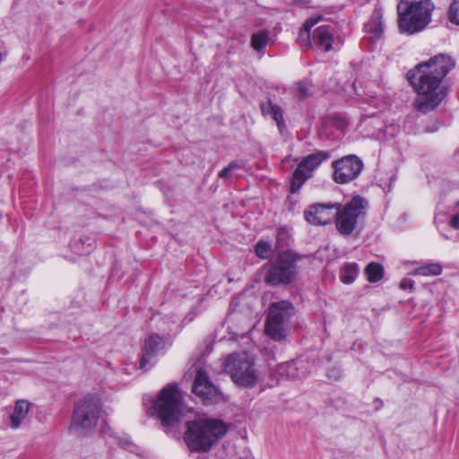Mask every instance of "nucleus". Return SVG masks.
<instances>
[{
  "label": "nucleus",
  "instance_id": "f257e3e1",
  "mask_svg": "<svg viewBox=\"0 0 459 459\" xmlns=\"http://www.w3.org/2000/svg\"><path fill=\"white\" fill-rule=\"evenodd\" d=\"M454 65L450 56L441 54L408 72V79L417 93L413 101L416 110L426 114L441 104L447 95L443 79Z\"/></svg>",
  "mask_w": 459,
  "mask_h": 459
},
{
  "label": "nucleus",
  "instance_id": "f03ea898",
  "mask_svg": "<svg viewBox=\"0 0 459 459\" xmlns=\"http://www.w3.org/2000/svg\"><path fill=\"white\" fill-rule=\"evenodd\" d=\"M228 431L227 425L217 419H202L187 423L186 442L191 451L207 452Z\"/></svg>",
  "mask_w": 459,
  "mask_h": 459
},
{
  "label": "nucleus",
  "instance_id": "7ed1b4c3",
  "mask_svg": "<svg viewBox=\"0 0 459 459\" xmlns=\"http://www.w3.org/2000/svg\"><path fill=\"white\" fill-rule=\"evenodd\" d=\"M433 10L430 0H400L397 5L400 30L408 34L421 31L430 22Z\"/></svg>",
  "mask_w": 459,
  "mask_h": 459
},
{
  "label": "nucleus",
  "instance_id": "20e7f679",
  "mask_svg": "<svg viewBox=\"0 0 459 459\" xmlns=\"http://www.w3.org/2000/svg\"><path fill=\"white\" fill-rule=\"evenodd\" d=\"M322 19L321 15L310 17L304 22L299 34V43L303 48L312 47L323 52L339 50L342 40L333 26L322 25L315 29L312 37L310 30Z\"/></svg>",
  "mask_w": 459,
  "mask_h": 459
},
{
  "label": "nucleus",
  "instance_id": "39448f33",
  "mask_svg": "<svg viewBox=\"0 0 459 459\" xmlns=\"http://www.w3.org/2000/svg\"><path fill=\"white\" fill-rule=\"evenodd\" d=\"M221 367L236 385L253 387L259 380L254 359L247 352H234L221 360Z\"/></svg>",
  "mask_w": 459,
  "mask_h": 459
},
{
  "label": "nucleus",
  "instance_id": "423d86ee",
  "mask_svg": "<svg viewBox=\"0 0 459 459\" xmlns=\"http://www.w3.org/2000/svg\"><path fill=\"white\" fill-rule=\"evenodd\" d=\"M299 259V256L290 250L281 252L266 265L264 281L273 286L290 283L297 278Z\"/></svg>",
  "mask_w": 459,
  "mask_h": 459
},
{
  "label": "nucleus",
  "instance_id": "0eeeda50",
  "mask_svg": "<svg viewBox=\"0 0 459 459\" xmlns=\"http://www.w3.org/2000/svg\"><path fill=\"white\" fill-rule=\"evenodd\" d=\"M182 399L183 395L176 384H169L160 391L153 409L163 425L171 426L180 420Z\"/></svg>",
  "mask_w": 459,
  "mask_h": 459
},
{
  "label": "nucleus",
  "instance_id": "6e6552de",
  "mask_svg": "<svg viewBox=\"0 0 459 459\" xmlns=\"http://www.w3.org/2000/svg\"><path fill=\"white\" fill-rule=\"evenodd\" d=\"M295 308L287 300L273 302L269 307L265 323V333L275 341H281L288 335L289 321Z\"/></svg>",
  "mask_w": 459,
  "mask_h": 459
},
{
  "label": "nucleus",
  "instance_id": "1a4fd4ad",
  "mask_svg": "<svg viewBox=\"0 0 459 459\" xmlns=\"http://www.w3.org/2000/svg\"><path fill=\"white\" fill-rule=\"evenodd\" d=\"M100 411V400L95 396H85L74 409L71 429L78 433L92 430L97 425Z\"/></svg>",
  "mask_w": 459,
  "mask_h": 459
},
{
  "label": "nucleus",
  "instance_id": "9d476101",
  "mask_svg": "<svg viewBox=\"0 0 459 459\" xmlns=\"http://www.w3.org/2000/svg\"><path fill=\"white\" fill-rule=\"evenodd\" d=\"M368 202L361 196H354L342 209L336 210L335 222L338 231L342 235H351L357 227L359 220L364 216Z\"/></svg>",
  "mask_w": 459,
  "mask_h": 459
},
{
  "label": "nucleus",
  "instance_id": "9b49d317",
  "mask_svg": "<svg viewBox=\"0 0 459 459\" xmlns=\"http://www.w3.org/2000/svg\"><path fill=\"white\" fill-rule=\"evenodd\" d=\"M330 155L327 152L318 151L306 156L295 169L290 185V192H297L307 179L312 177L313 171L317 169L320 164L329 159Z\"/></svg>",
  "mask_w": 459,
  "mask_h": 459
},
{
  "label": "nucleus",
  "instance_id": "f8f14e48",
  "mask_svg": "<svg viewBox=\"0 0 459 459\" xmlns=\"http://www.w3.org/2000/svg\"><path fill=\"white\" fill-rule=\"evenodd\" d=\"M333 180L338 184H347L359 177L363 162L356 155H348L333 162Z\"/></svg>",
  "mask_w": 459,
  "mask_h": 459
},
{
  "label": "nucleus",
  "instance_id": "ddd939ff",
  "mask_svg": "<svg viewBox=\"0 0 459 459\" xmlns=\"http://www.w3.org/2000/svg\"><path fill=\"white\" fill-rule=\"evenodd\" d=\"M193 392L204 404L210 405L223 401V394L209 379L204 369L199 368L193 385Z\"/></svg>",
  "mask_w": 459,
  "mask_h": 459
},
{
  "label": "nucleus",
  "instance_id": "4468645a",
  "mask_svg": "<svg viewBox=\"0 0 459 459\" xmlns=\"http://www.w3.org/2000/svg\"><path fill=\"white\" fill-rule=\"evenodd\" d=\"M339 204H316L310 205L304 212L306 220L314 225L329 223L336 215Z\"/></svg>",
  "mask_w": 459,
  "mask_h": 459
},
{
  "label": "nucleus",
  "instance_id": "2eb2a0df",
  "mask_svg": "<svg viewBox=\"0 0 459 459\" xmlns=\"http://www.w3.org/2000/svg\"><path fill=\"white\" fill-rule=\"evenodd\" d=\"M163 339L158 334L152 333L145 340L142 350L140 368L145 369L152 359L164 349Z\"/></svg>",
  "mask_w": 459,
  "mask_h": 459
},
{
  "label": "nucleus",
  "instance_id": "dca6fc26",
  "mask_svg": "<svg viewBox=\"0 0 459 459\" xmlns=\"http://www.w3.org/2000/svg\"><path fill=\"white\" fill-rule=\"evenodd\" d=\"M261 112L264 117H272L277 124L279 130L284 127L283 113L281 107L267 100L260 104Z\"/></svg>",
  "mask_w": 459,
  "mask_h": 459
},
{
  "label": "nucleus",
  "instance_id": "f3484780",
  "mask_svg": "<svg viewBox=\"0 0 459 459\" xmlns=\"http://www.w3.org/2000/svg\"><path fill=\"white\" fill-rule=\"evenodd\" d=\"M30 408V403L25 400L16 402L13 414L10 417L11 427L17 429L26 419Z\"/></svg>",
  "mask_w": 459,
  "mask_h": 459
},
{
  "label": "nucleus",
  "instance_id": "a211bd4d",
  "mask_svg": "<svg viewBox=\"0 0 459 459\" xmlns=\"http://www.w3.org/2000/svg\"><path fill=\"white\" fill-rule=\"evenodd\" d=\"M382 13L376 9L370 18V21L365 25L368 33L372 34L374 39H378L383 33Z\"/></svg>",
  "mask_w": 459,
  "mask_h": 459
},
{
  "label": "nucleus",
  "instance_id": "6ab92c4d",
  "mask_svg": "<svg viewBox=\"0 0 459 459\" xmlns=\"http://www.w3.org/2000/svg\"><path fill=\"white\" fill-rule=\"evenodd\" d=\"M443 267L439 263H430L415 268L412 275L437 276L442 273Z\"/></svg>",
  "mask_w": 459,
  "mask_h": 459
},
{
  "label": "nucleus",
  "instance_id": "aec40b11",
  "mask_svg": "<svg viewBox=\"0 0 459 459\" xmlns=\"http://www.w3.org/2000/svg\"><path fill=\"white\" fill-rule=\"evenodd\" d=\"M358 265L355 263L344 264L341 269V281L345 284L353 282L358 275Z\"/></svg>",
  "mask_w": 459,
  "mask_h": 459
},
{
  "label": "nucleus",
  "instance_id": "412c9836",
  "mask_svg": "<svg viewBox=\"0 0 459 459\" xmlns=\"http://www.w3.org/2000/svg\"><path fill=\"white\" fill-rule=\"evenodd\" d=\"M367 279L370 282H377L383 277V267L379 264L370 263L365 269Z\"/></svg>",
  "mask_w": 459,
  "mask_h": 459
},
{
  "label": "nucleus",
  "instance_id": "4be33fe9",
  "mask_svg": "<svg viewBox=\"0 0 459 459\" xmlns=\"http://www.w3.org/2000/svg\"><path fill=\"white\" fill-rule=\"evenodd\" d=\"M269 42L268 31H260L251 37V46L256 51H261Z\"/></svg>",
  "mask_w": 459,
  "mask_h": 459
},
{
  "label": "nucleus",
  "instance_id": "5701e85b",
  "mask_svg": "<svg viewBox=\"0 0 459 459\" xmlns=\"http://www.w3.org/2000/svg\"><path fill=\"white\" fill-rule=\"evenodd\" d=\"M278 373L281 377L294 378L298 376L296 364L294 362L281 364L278 368Z\"/></svg>",
  "mask_w": 459,
  "mask_h": 459
},
{
  "label": "nucleus",
  "instance_id": "b1692460",
  "mask_svg": "<svg viewBox=\"0 0 459 459\" xmlns=\"http://www.w3.org/2000/svg\"><path fill=\"white\" fill-rule=\"evenodd\" d=\"M255 254L262 259L269 258L272 254V247L269 242L259 240L255 247Z\"/></svg>",
  "mask_w": 459,
  "mask_h": 459
},
{
  "label": "nucleus",
  "instance_id": "393cba45",
  "mask_svg": "<svg viewBox=\"0 0 459 459\" xmlns=\"http://www.w3.org/2000/svg\"><path fill=\"white\" fill-rule=\"evenodd\" d=\"M296 96L299 99H305L311 93V86L307 82H300L294 86Z\"/></svg>",
  "mask_w": 459,
  "mask_h": 459
},
{
  "label": "nucleus",
  "instance_id": "a878e982",
  "mask_svg": "<svg viewBox=\"0 0 459 459\" xmlns=\"http://www.w3.org/2000/svg\"><path fill=\"white\" fill-rule=\"evenodd\" d=\"M448 17L451 22L459 25V0L450 4Z\"/></svg>",
  "mask_w": 459,
  "mask_h": 459
},
{
  "label": "nucleus",
  "instance_id": "bb28decb",
  "mask_svg": "<svg viewBox=\"0 0 459 459\" xmlns=\"http://www.w3.org/2000/svg\"><path fill=\"white\" fill-rule=\"evenodd\" d=\"M453 212L454 213L449 221V225L453 229L457 230L459 229V200L455 203Z\"/></svg>",
  "mask_w": 459,
  "mask_h": 459
},
{
  "label": "nucleus",
  "instance_id": "cd10ccee",
  "mask_svg": "<svg viewBox=\"0 0 459 459\" xmlns=\"http://www.w3.org/2000/svg\"><path fill=\"white\" fill-rule=\"evenodd\" d=\"M237 168H238V164L235 161H232L230 162L226 168H224L223 169H221L218 176L219 178H228L230 174L234 170L236 169Z\"/></svg>",
  "mask_w": 459,
  "mask_h": 459
},
{
  "label": "nucleus",
  "instance_id": "c85d7f7f",
  "mask_svg": "<svg viewBox=\"0 0 459 459\" xmlns=\"http://www.w3.org/2000/svg\"><path fill=\"white\" fill-rule=\"evenodd\" d=\"M117 444L125 448V449H127L129 451H132L134 452L136 448L135 445L133 444L130 440H128L127 438H122V437H119L117 438Z\"/></svg>",
  "mask_w": 459,
  "mask_h": 459
},
{
  "label": "nucleus",
  "instance_id": "c756f323",
  "mask_svg": "<svg viewBox=\"0 0 459 459\" xmlns=\"http://www.w3.org/2000/svg\"><path fill=\"white\" fill-rule=\"evenodd\" d=\"M342 93L346 97H352L357 94V91L354 83H347L346 86L342 89Z\"/></svg>",
  "mask_w": 459,
  "mask_h": 459
},
{
  "label": "nucleus",
  "instance_id": "7c9ffc66",
  "mask_svg": "<svg viewBox=\"0 0 459 459\" xmlns=\"http://www.w3.org/2000/svg\"><path fill=\"white\" fill-rule=\"evenodd\" d=\"M400 287L401 289L403 290H406V289H412L413 288V281L410 279H403L401 282H400Z\"/></svg>",
  "mask_w": 459,
  "mask_h": 459
},
{
  "label": "nucleus",
  "instance_id": "2f4dec72",
  "mask_svg": "<svg viewBox=\"0 0 459 459\" xmlns=\"http://www.w3.org/2000/svg\"><path fill=\"white\" fill-rule=\"evenodd\" d=\"M293 2L298 4L305 5V4H308L310 3V0H293Z\"/></svg>",
  "mask_w": 459,
  "mask_h": 459
},
{
  "label": "nucleus",
  "instance_id": "473e14b6",
  "mask_svg": "<svg viewBox=\"0 0 459 459\" xmlns=\"http://www.w3.org/2000/svg\"><path fill=\"white\" fill-rule=\"evenodd\" d=\"M282 234H284V235H285V231L280 232V233H279V237H280L281 235H282Z\"/></svg>",
  "mask_w": 459,
  "mask_h": 459
}]
</instances>
